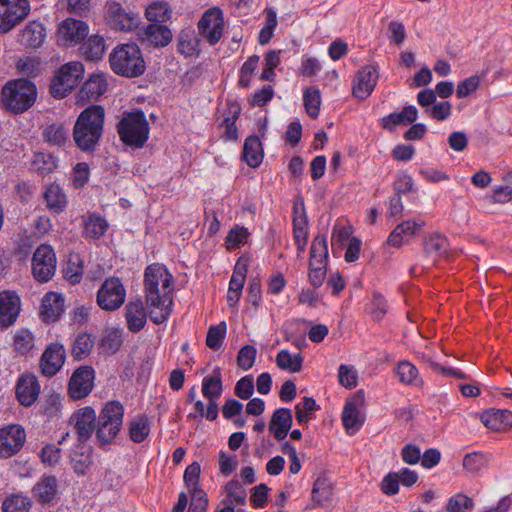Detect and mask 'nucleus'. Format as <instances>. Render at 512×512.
Listing matches in <instances>:
<instances>
[{
	"mask_svg": "<svg viewBox=\"0 0 512 512\" xmlns=\"http://www.w3.org/2000/svg\"><path fill=\"white\" fill-rule=\"evenodd\" d=\"M144 283L150 318L154 323L161 324L172 312L173 276L164 265L154 263L146 268Z\"/></svg>",
	"mask_w": 512,
	"mask_h": 512,
	"instance_id": "obj_1",
	"label": "nucleus"
},
{
	"mask_svg": "<svg viewBox=\"0 0 512 512\" xmlns=\"http://www.w3.org/2000/svg\"><path fill=\"white\" fill-rule=\"evenodd\" d=\"M104 119L105 110L100 105L89 106L80 113L73 129V139L80 150H95L103 134Z\"/></svg>",
	"mask_w": 512,
	"mask_h": 512,
	"instance_id": "obj_2",
	"label": "nucleus"
},
{
	"mask_svg": "<svg viewBox=\"0 0 512 512\" xmlns=\"http://www.w3.org/2000/svg\"><path fill=\"white\" fill-rule=\"evenodd\" d=\"M111 69L118 75L137 77L145 71V61L136 44H122L113 49L109 56Z\"/></svg>",
	"mask_w": 512,
	"mask_h": 512,
	"instance_id": "obj_3",
	"label": "nucleus"
},
{
	"mask_svg": "<svg viewBox=\"0 0 512 512\" xmlns=\"http://www.w3.org/2000/svg\"><path fill=\"white\" fill-rule=\"evenodd\" d=\"M124 417V407L119 401L107 402L97 420L96 438L101 446L111 444L119 434Z\"/></svg>",
	"mask_w": 512,
	"mask_h": 512,
	"instance_id": "obj_4",
	"label": "nucleus"
},
{
	"mask_svg": "<svg viewBox=\"0 0 512 512\" xmlns=\"http://www.w3.org/2000/svg\"><path fill=\"white\" fill-rule=\"evenodd\" d=\"M36 97V86L26 79L10 81L2 89L3 103L14 113H21L29 109L34 104Z\"/></svg>",
	"mask_w": 512,
	"mask_h": 512,
	"instance_id": "obj_5",
	"label": "nucleus"
},
{
	"mask_svg": "<svg viewBox=\"0 0 512 512\" xmlns=\"http://www.w3.org/2000/svg\"><path fill=\"white\" fill-rule=\"evenodd\" d=\"M120 139L129 146L141 148L149 137V124L142 111L125 113L117 125Z\"/></svg>",
	"mask_w": 512,
	"mask_h": 512,
	"instance_id": "obj_6",
	"label": "nucleus"
},
{
	"mask_svg": "<svg viewBox=\"0 0 512 512\" xmlns=\"http://www.w3.org/2000/svg\"><path fill=\"white\" fill-rule=\"evenodd\" d=\"M103 20L113 31L130 32L137 28L139 16L126 9L117 0H106L103 6Z\"/></svg>",
	"mask_w": 512,
	"mask_h": 512,
	"instance_id": "obj_7",
	"label": "nucleus"
},
{
	"mask_svg": "<svg viewBox=\"0 0 512 512\" xmlns=\"http://www.w3.org/2000/svg\"><path fill=\"white\" fill-rule=\"evenodd\" d=\"M84 75V66L79 61H72L63 65L54 76L50 91L55 98H64L81 81Z\"/></svg>",
	"mask_w": 512,
	"mask_h": 512,
	"instance_id": "obj_8",
	"label": "nucleus"
},
{
	"mask_svg": "<svg viewBox=\"0 0 512 512\" xmlns=\"http://www.w3.org/2000/svg\"><path fill=\"white\" fill-rule=\"evenodd\" d=\"M126 289L117 277H108L97 291V305L104 311L118 310L125 302Z\"/></svg>",
	"mask_w": 512,
	"mask_h": 512,
	"instance_id": "obj_9",
	"label": "nucleus"
},
{
	"mask_svg": "<svg viewBox=\"0 0 512 512\" xmlns=\"http://www.w3.org/2000/svg\"><path fill=\"white\" fill-rule=\"evenodd\" d=\"M28 0H0V34H7L29 14Z\"/></svg>",
	"mask_w": 512,
	"mask_h": 512,
	"instance_id": "obj_10",
	"label": "nucleus"
},
{
	"mask_svg": "<svg viewBox=\"0 0 512 512\" xmlns=\"http://www.w3.org/2000/svg\"><path fill=\"white\" fill-rule=\"evenodd\" d=\"M56 271V256L50 245L42 244L32 257V273L38 282H48Z\"/></svg>",
	"mask_w": 512,
	"mask_h": 512,
	"instance_id": "obj_11",
	"label": "nucleus"
},
{
	"mask_svg": "<svg viewBox=\"0 0 512 512\" xmlns=\"http://www.w3.org/2000/svg\"><path fill=\"white\" fill-rule=\"evenodd\" d=\"M224 19L222 10L213 7L208 9L198 22L199 34L207 40L210 45H215L222 37Z\"/></svg>",
	"mask_w": 512,
	"mask_h": 512,
	"instance_id": "obj_12",
	"label": "nucleus"
},
{
	"mask_svg": "<svg viewBox=\"0 0 512 512\" xmlns=\"http://www.w3.org/2000/svg\"><path fill=\"white\" fill-rule=\"evenodd\" d=\"M95 371L91 366H80L77 368L68 384V394L74 400L87 397L93 390Z\"/></svg>",
	"mask_w": 512,
	"mask_h": 512,
	"instance_id": "obj_13",
	"label": "nucleus"
},
{
	"mask_svg": "<svg viewBox=\"0 0 512 512\" xmlns=\"http://www.w3.org/2000/svg\"><path fill=\"white\" fill-rule=\"evenodd\" d=\"M26 440L24 429L17 424L0 429V458L7 459L17 454Z\"/></svg>",
	"mask_w": 512,
	"mask_h": 512,
	"instance_id": "obj_14",
	"label": "nucleus"
},
{
	"mask_svg": "<svg viewBox=\"0 0 512 512\" xmlns=\"http://www.w3.org/2000/svg\"><path fill=\"white\" fill-rule=\"evenodd\" d=\"M89 33V26L82 20L66 18L57 30V41L63 46H73L84 40Z\"/></svg>",
	"mask_w": 512,
	"mask_h": 512,
	"instance_id": "obj_15",
	"label": "nucleus"
},
{
	"mask_svg": "<svg viewBox=\"0 0 512 512\" xmlns=\"http://www.w3.org/2000/svg\"><path fill=\"white\" fill-rule=\"evenodd\" d=\"M202 394L208 400L206 419L214 421L218 417L217 400L222 394V380L219 369L214 370L213 374L203 378Z\"/></svg>",
	"mask_w": 512,
	"mask_h": 512,
	"instance_id": "obj_16",
	"label": "nucleus"
},
{
	"mask_svg": "<svg viewBox=\"0 0 512 512\" xmlns=\"http://www.w3.org/2000/svg\"><path fill=\"white\" fill-rule=\"evenodd\" d=\"M378 70L373 65L361 68L353 80L352 94L358 99H366L373 92L377 80Z\"/></svg>",
	"mask_w": 512,
	"mask_h": 512,
	"instance_id": "obj_17",
	"label": "nucleus"
},
{
	"mask_svg": "<svg viewBox=\"0 0 512 512\" xmlns=\"http://www.w3.org/2000/svg\"><path fill=\"white\" fill-rule=\"evenodd\" d=\"M425 222L421 219H409L398 224L388 237V243L394 247L408 244L423 229Z\"/></svg>",
	"mask_w": 512,
	"mask_h": 512,
	"instance_id": "obj_18",
	"label": "nucleus"
},
{
	"mask_svg": "<svg viewBox=\"0 0 512 512\" xmlns=\"http://www.w3.org/2000/svg\"><path fill=\"white\" fill-rule=\"evenodd\" d=\"M308 235V220L304 202L296 201L293 205V236L299 253L304 252Z\"/></svg>",
	"mask_w": 512,
	"mask_h": 512,
	"instance_id": "obj_19",
	"label": "nucleus"
},
{
	"mask_svg": "<svg viewBox=\"0 0 512 512\" xmlns=\"http://www.w3.org/2000/svg\"><path fill=\"white\" fill-rule=\"evenodd\" d=\"M96 413L92 407H83L77 410L71 417L74 428L80 441H86L96 428Z\"/></svg>",
	"mask_w": 512,
	"mask_h": 512,
	"instance_id": "obj_20",
	"label": "nucleus"
},
{
	"mask_svg": "<svg viewBox=\"0 0 512 512\" xmlns=\"http://www.w3.org/2000/svg\"><path fill=\"white\" fill-rule=\"evenodd\" d=\"M20 297L13 291L0 293V326L7 328L15 323L20 313Z\"/></svg>",
	"mask_w": 512,
	"mask_h": 512,
	"instance_id": "obj_21",
	"label": "nucleus"
},
{
	"mask_svg": "<svg viewBox=\"0 0 512 512\" xmlns=\"http://www.w3.org/2000/svg\"><path fill=\"white\" fill-rule=\"evenodd\" d=\"M65 348L60 343L50 344L41 357V370L46 376H54L63 366L65 361Z\"/></svg>",
	"mask_w": 512,
	"mask_h": 512,
	"instance_id": "obj_22",
	"label": "nucleus"
},
{
	"mask_svg": "<svg viewBox=\"0 0 512 512\" xmlns=\"http://www.w3.org/2000/svg\"><path fill=\"white\" fill-rule=\"evenodd\" d=\"M40 393V385L37 378L32 374H23L19 377L16 385V396L21 405L31 406Z\"/></svg>",
	"mask_w": 512,
	"mask_h": 512,
	"instance_id": "obj_23",
	"label": "nucleus"
},
{
	"mask_svg": "<svg viewBox=\"0 0 512 512\" xmlns=\"http://www.w3.org/2000/svg\"><path fill=\"white\" fill-rule=\"evenodd\" d=\"M177 52L185 58L198 57L200 55V39L191 26L183 28L176 38Z\"/></svg>",
	"mask_w": 512,
	"mask_h": 512,
	"instance_id": "obj_24",
	"label": "nucleus"
},
{
	"mask_svg": "<svg viewBox=\"0 0 512 512\" xmlns=\"http://www.w3.org/2000/svg\"><path fill=\"white\" fill-rule=\"evenodd\" d=\"M64 297L57 292H48L44 295L41 304V315L46 322H55L64 312Z\"/></svg>",
	"mask_w": 512,
	"mask_h": 512,
	"instance_id": "obj_25",
	"label": "nucleus"
},
{
	"mask_svg": "<svg viewBox=\"0 0 512 512\" xmlns=\"http://www.w3.org/2000/svg\"><path fill=\"white\" fill-rule=\"evenodd\" d=\"M127 328L133 332L142 330L147 322V312L141 299L128 302L125 307Z\"/></svg>",
	"mask_w": 512,
	"mask_h": 512,
	"instance_id": "obj_26",
	"label": "nucleus"
},
{
	"mask_svg": "<svg viewBox=\"0 0 512 512\" xmlns=\"http://www.w3.org/2000/svg\"><path fill=\"white\" fill-rule=\"evenodd\" d=\"M293 418L288 408H279L274 411L269 424V430L277 440L286 438L291 426Z\"/></svg>",
	"mask_w": 512,
	"mask_h": 512,
	"instance_id": "obj_27",
	"label": "nucleus"
},
{
	"mask_svg": "<svg viewBox=\"0 0 512 512\" xmlns=\"http://www.w3.org/2000/svg\"><path fill=\"white\" fill-rule=\"evenodd\" d=\"M481 421L488 429L503 431L512 426V412L490 409L482 413Z\"/></svg>",
	"mask_w": 512,
	"mask_h": 512,
	"instance_id": "obj_28",
	"label": "nucleus"
},
{
	"mask_svg": "<svg viewBox=\"0 0 512 512\" xmlns=\"http://www.w3.org/2000/svg\"><path fill=\"white\" fill-rule=\"evenodd\" d=\"M171 30L164 25L150 24L142 34V39L156 47H165L172 40Z\"/></svg>",
	"mask_w": 512,
	"mask_h": 512,
	"instance_id": "obj_29",
	"label": "nucleus"
},
{
	"mask_svg": "<svg viewBox=\"0 0 512 512\" xmlns=\"http://www.w3.org/2000/svg\"><path fill=\"white\" fill-rule=\"evenodd\" d=\"M342 423L348 434H355L363 425L358 405L354 401H348L342 412Z\"/></svg>",
	"mask_w": 512,
	"mask_h": 512,
	"instance_id": "obj_30",
	"label": "nucleus"
},
{
	"mask_svg": "<svg viewBox=\"0 0 512 512\" xmlns=\"http://www.w3.org/2000/svg\"><path fill=\"white\" fill-rule=\"evenodd\" d=\"M57 492V481L52 476H47L38 481L33 487L34 498L41 504L50 503Z\"/></svg>",
	"mask_w": 512,
	"mask_h": 512,
	"instance_id": "obj_31",
	"label": "nucleus"
},
{
	"mask_svg": "<svg viewBox=\"0 0 512 512\" xmlns=\"http://www.w3.org/2000/svg\"><path fill=\"white\" fill-rule=\"evenodd\" d=\"M45 28L41 22H29L21 33V41L25 45L33 48L39 47L45 39Z\"/></svg>",
	"mask_w": 512,
	"mask_h": 512,
	"instance_id": "obj_32",
	"label": "nucleus"
},
{
	"mask_svg": "<svg viewBox=\"0 0 512 512\" xmlns=\"http://www.w3.org/2000/svg\"><path fill=\"white\" fill-rule=\"evenodd\" d=\"M243 159L252 168H256L262 163L263 151L257 136L246 138L243 147Z\"/></svg>",
	"mask_w": 512,
	"mask_h": 512,
	"instance_id": "obj_33",
	"label": "nucleus"
},
{
	"mask_svg": "<svg viewBox=\"0 0 512 512\" xmlns=\"http://www.w3.org/2000/svg\"><path fill=\"white\" fill-rule=\"evenodd\" d=\"M44 199L47 208L54 213H61L67 206V198L62 188L57 184H50L45 192Z\"/></svg>",
	"mask_w": 512,
	"mask_h": 512,
	"instance_id": "obj_34",
	"label": "nucleus"
},
{
	"mask_svg": "<svg viewBox=\"0 0 512 512\" xmlns=\"http://www.w3.org/2000/svg\"><path fill=\"white\" fill-rule=\"evenodd\" d=\"M332 482L325 476H319L313 485L312 500L318 506H323L332 501Z\"/></svg>",
	"mask_w": 512,
	"mask_h": 512,
	"instance_id": "obj_35",
	"label": "nucleus"
},
{
	"mask_svg": "<svg viewBox=\"0 0 512 512\" xmlns=\"http://www.w3.org/2000/svg\"><path fill=\"white\" fill-rule=\"evenodd\" d=\"M107 90V82L102 75H92L83 85L80 95L83 99L97 100Z\"/></svg>",
	"mask_w": 512,
	"mask_h": 512,
	"instance_id": "obj_36",
	"label": "nucleus"
},
{
	"mask_svg": "<svg viewBox=\"0 0 512 512\" xmlns=\"http://www.w3.org/2000/svg\"><path fill=\"white\" fill-rule=\"evenodd\" d=\"M84 235L86 238L97 239L101 237L108 228L107 221L98 214H90L84 219Z\"/></svg>",
	"mask_w": 512,
	"mask_h": 512,
	"instance_id": "obj_37",
	"label": "nucleus"
},
{
	"mask_svg": "<svg viewBox=\"0 0 512 512\" xmlns=\"http://www.w3.org/2000/svg\"><path fill=\"white\" fill-rule=\"evenodd\" d=\"M123 343V330L119 328H107L100 341V347L105 353H116Z\"/></svg>",
	"mask_w": 512,
	"mask_h": 512,
	"instance_id": "obj_38",
	"label": "nucleus"
},
{
	"mask_svg": "<svg viewBox=\"0 0 512 512\" xmlns=\"http://www.w3.org/2000/svg\"><path fill=\"white\" fill-rule=\"evenodd\" d=\"M106 50L105 40L100 35H92L82 46V53L87 60L102 58Z\"/></svg>",
	"mask_w": 512,
	"mask_h": 512,
	"instance_id": "obj_39",
	"label": "nucleus"
},
{
	"mask_svg": "<svg viewBox=\"0 0 512 512\" xmlns=\"http://www.w3.org/2000/svg\"><path fill=\"white\" fill-rule=\"evenodd\" d=\"M303 357L300 353L292 355L288 350H281L276 356V364L282 369L292 373L302 369Z\"/></svg>",
	"mask_w": 512,
	"mask_h": 512,
	"instance_id": "obj_40",
	"label": "nucleus"
},
{
	"mask_svg": "<svg viewBox=\"0 0 512 512\" xmlns=\"http://www.w3.org/2000/svg\"><path fill=\"white\" fill-rule=\"evenodd\" d=\"M150 433V423L145 415L134 418L129 423L130 439L135 443L143 442Z\"/></svg>",
	"mask_w": 512,
	"mask_h": 512,
	"instance_id": "obj_41",
	"label": "nucleus"
},
{
	"mask_svg": "<svg viewBox=\"0 0 512 512\" xmlns=\"http://www.w3.org/2000/svg\"><path fill=\"white\" fill-rule=\"evenodd\" d=\"M328 258V247L325 236H317L312 241L310 249L309 266L323 265L326 266Z\"/></svg>",
	"mask_w": 512,
	"mask_h": 512,
	"instance_id": "obj_42",
	"label": "nucleus"
},
{
	"mask_svg": "<svg viewBox=\"0 0 512 512\" xmlns=\"http://www.w3.org/2000/svg\"><path fill=\"white\" fill-rule=\"evenodd\" d=\"M448 245L449 243L446 237L435 234L425 240L424 250L428 255L442 257L446 255Z\"/></svg>",
	"mask_w": 512,
	"mask_h": 512,
	"instance_id": "obj_43",
	"label": "nucleus"
},
{
	"mask_svg": "<svg viewBox=\"0 0 512 512\" xmlns=\"http://www.w3.org/2000/svg\"><path fill=\"white\" fill-rule=\"evenodd\" d=\"M94 346V340L88 333H80L72 344V355L75 359L87 357Z\"/></svg>",
	"mask_w": 512,
	"mask_h": 512,
	"instance_id": "obj_44",
	"label": "nucleus"
},
{
	"mask_svg": "<svg viewBox=\"0 0 512 512\" xmlns=\"http://www.w3.org/2000/svg\"><path fill=\"white\" fill-rule=\"evenodd\" d=\"M303 102L307 114L311 118H316L319 115L321 105L320 91L316 87H308L303 93Z\"/></svg>",
	"mask_w": 512,
	"mask_h": 512,
	"instance_id": "obj_45",
	"label": "nucleus"
},
{
	"mask_svg": "<svg viewBox=\"0 0 512 512\" xmlns=\"http://www.w3.org/2000/svg\"><path fill=\"white\" fill-rule=\"evenodd\" d=\"M475 507L473 499L466 494L457 493L446 503L447 512H472Z\"/></svg>",
	"mask_w": 512,
	"mask_h": 512,
	"instance_id": "obj_46",
	"label": "nucleus"
},
{
	"mask_svg": "<svg viewBox=\"0 0 512 512\" xmlns=\"http://www.w3.org/2000/svg\"><path fill=\"white\" fill-rule=\"evenodd\" d=\"M489 464V457L480 452L468 453L463 458V468L471 473L476 474Z\"/></svg>",
	"mask_w": 512,
	"mask_h": 512,
	"instance_id": "obj_47",
	"label": "nucleus"
},
{
	"mask_svg": "<svg viewBox=\"0 0 512 512\" xmlns=\"http://www.w3.org/2000/svg\"><path fill=\"white\" fill-rule=\"evenodd\" d=\"M31 165L34 171L44 176L56 168L57 160L51 154L36 153Z\"/></svg>",
	"mask_w": 512,
	"mask_h": 512,
	"instance_id": "obj_48",
	"label": "nucleus"
},
{
	"mask_svg": "<svg viewBox=\"0 0 512 512\" xmlns=\"http://www.w3.org/2000/svg\"><path fill=\"white\" fill-rule=\"evenodd\" d=\"M225 492L227 494V498L224 500L225 502L235 505V504H244L246 501V490L242 486V484L238 480L229 481L225 487Z\"/></svg>",
	"mask_w": 512,
	"mask_h": 512,
	"instance_id": "obj_49",
	"label": "nucleus"
},
{
	"mask_svg": "<svg viewBox=\"0 0 512 512\" xmlns=\"http://www.w3.org/2000/svg\"><path fill=\"white\" fill-rule=\"evenodd\" d=\"M200 471V464L198 462H193L184 472V482L193 497H196L197 494H202V490L198 488Z\"/></svg>",
	"mask_w": 512,
	"mask_h": 512,
	"instance_id": "obj_50",
	"label": "nucleus"
},
{
	"mask_svg": "<svg viewBox=\"0 0 512 512\" xmlns=\"http://www.w3.org/2000/svg\"><path fill=\"white\" fill-rule=\"evenodd\" d=\"M14 349L22 354H28L34 347V337L27 329H20L14 335Z\"/></svg>",
	"mask_w": 512,
	"mask_h": 512,
	"instance_id": "obj_51",
	"label": "nucleus"
},
{
	"mask_svg": "<svg viewBox=\"0 0 512 512\" xmlns=\"http://www.w3.org/2000/svg\"><path fill=\"white\" fill-rule=\"evenodd\" d=\"M171 16V9L165 2H154L146 8V18L151 22H165Z\"/></svg>",
	"mask_w": 512,
	"mask_h": 512,
	"instance_id": "obj_52",
	"label": "nucleus"
},
{
	"mask_svg": "<svg viewBox=\"0 0 512 512\" xmlns=\"http://www.w3.org/2000/svg\"><path fill=\"white\" fill-rule=\"evenodd\" d=\"M43 137L46 142L55 146H61L67 141L68 134L62 125L51 124L45 128Z\"/></svg>",
	"mask_w": 512,
	"mask_h": 512,
	"instance_id": "obj_53",
	"label": "nucleus"
},
{
	"mask_svg": "<svg viewBox=\"0 0 512 512\" xmlns=\"http://www.w3.org/2000/svg\"><path fill=\"white\" fill-rule=\"evenodd\" d=\"M31 507V501L24 495H12L7 498L2 505L4 512H28Z\"/></svg>",
	"mask_w": 512,
	"mask_h": 512,
	"instance_id": "obj_54",
	"label": "nucleus"
},
{
	"mask_svg": "<svg viewBox=\"0 0 512 512\" xmlns=\"http://www.w3.org/2000/svg\"><path fill=\"white\" fill-rule=\"evenodd\" d=\"M316 401L311 397H305L302 402L295 406L296 419L300 424L307 423L313 417L317 408Z\"/></svg>",
	"mask_w": 512,
	"mask_h": 512,
	"instance_id": "obj_55",
	"label": "nucleus"
},
{
	"mask_svg": "<svg viewBox=\"0 0 512 512\" xmlns=\"http://www.w3.org/2000/svg\"><path fill=\"white\" fill-rule=\"evenodd\" d=\"M399 381L404 384H416L418 381V369L408 361H401L396 367Z\"/></svg>",
	"mask_w": 512,
	"mask_h": 512,
	"instance_id": "obj_56",
	"label": "nucleus"
},
{
	"mask_svg": "<svg viewBox=\"0 0 512 512\" xmlns=\"http://www.w3.org/2000/svg\"><path fill=\"white\" fill-rule=\"evenodd\" d=\"M259 60V56L252 55L244 62L239 76V85L241 87L248 88L250 86L252 75L258 67Z\"/></svg>",
	"mask_w": 512,
	"mask_h": 512,
	"instance_id": "obj_57",
	"label": "nucleus"
},
{
	"mask_svg": "<svg viewBox=\"0 0 512 512\" xmlns=\"http://www.w3.org/2000/svg\"><path fill=\"white\" fill-rule=\"evenodd\" d=\"M226 334V324L225 322H221L218 325L211 326L208 329L207 337H206V344L211 349H218L225 338Z\"/></svg>",
	"mask_w": 512,
	"mask_h": 512,
	"instance_id": "obj_58",
	"label": "nucleus"
},
{
	"mask_svg": "<svg viewBox=\"0 0 512 512\" xmlns=\"http://www.w3.org/2000/svg\"><path fill=\"white\" fill-rule=\"evenodd\" d=\"M249 235L250 233L245 227L236 226L232 228L226 237L227 248L232 250L244 245Z\"/></svg>",
	"mask_w": 512,
	"mask_h": 512,
	"instance_id": "obj_59",
	"label": "nucleus"
},
{
	"mask_svg": "<svg viewBox=\"0 0 512 512\" xmlns=\"http://www.w3.org/2000/svg\"><path fill=\"white\" fill-rule=\"evenodd\" d=\"M65 277L72 283L76 284L81 281L82 274H83V265L81 263L80 258L76 255L71 257L68 262L67 266L64 270Z\"/></svg>",
	"mask_w": 512,
	"mask_h": 512,
	"instance_id": "obj_60",
	"label": "nucleus"
},
{
	"mask_svg": "<svg viewBox=\"0 0 512 512\" xmlns=\"http://www.w3.org/2000/svg\"><path fill=\"white\" fill-rule=\"evenodd\" d=\"M339 382L346 388H354L357 385V371L353 366L340 365L338 370Z\"/></svg>",
	"mask_w": 512,
	"mask_h": 512,
	"instance_id": "obj_61",
	"label": "nucleus"
},
{
	"mask_svg": "<svg viewBox=\"0 0 512 512\" xmlns=\"http://www.w3.org/2000/svg\"><path fill=\"white\" fill-rule=\"evenodd\" d=\"M257 350L255 347L246 345L240 349L237 362L240 368L248 370L252 368L256 359Z\"/></svg>",
	"mask_w": 512,
	"mask_h": 512,
	"instance_id": "obj_62",
	"label": "nucleus"
},
{
	"mask_svg": "<svg viewBox=\"0 0 512 512\" xmlns=\"http://www.w3.org/2000/svg\"><path fill=\"white\" fill-rule=\"evenodd\" d=\"M238 467V458L234 454L220 451L219 453V471L222 475H230Z\"/></svg>",
	"mask_w": 512,
	"mask_h": 512,
	"instance_id": "obj_63",
	"label": "nucleus"
},
{
	"mask_svg": "<svg viewBox=\"0 0 512 512\" xmlns=\"http://www.w3.org/2000/svg\"><path fill=\"white\" fill-rule=\"evenodd\" d=\"M247 267L245 264L238 262L234 268L233 274L229 283V290L241 291L243 289L246 279Z\"/></svg>",
	"mask_w": 512,
	"mask_h": 512,
	"instance_id": "obj_64",
	"label": "nucleus"
}]
</instances>
